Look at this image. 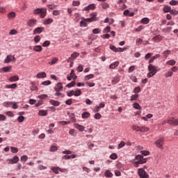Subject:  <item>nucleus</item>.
Returning a JSON list of instances; mask_svg holds the SVG:
<instances>
[{
  "label": "nucleus",
  "mask_w": 178,
  "mask_h": 178,
  "mask_svg": "<svg viewBox=\"0 0 178 178\" xmlns=\"http://www.w3.org/2000/svg\"><path fill=\"white\" fill-rule=\"evenodd\" d=\"M149 73H147L148 79H151V77H154L156 73H158V70L156 67L154 66L152 64L149 65L148 66Z\"/></svg>",
  "instance_id": "f257e3e1"
},
{
  "label": "nucleus",
  "mask_w": 178,
  "mask_h": 178,
  "mask_svg": "<svg viewBox=\"0 0 178 178\" xmlns=\"http://www.w3.org/2000/svg\"><path fill=\"white\" fill-rule=\"evenodd\" d=\"M33 15H40V17L44 19L47 16V9L45 8H37L33 10Z\"/></svg>",
  "instance_id": "f03ea898"
},
{
  "label": "nucleus",
  "mask_w": 178,
  "mask_h": 178,
  "mask_svg": "<svg viewBox=\"0 0 178 178\" xmlns=\"http://www.w3.org/2000/svg\"><path fill=\"white\" fill-rule=\"evenodd\" d=\"M166 123L171 126H178V119L171 118L167 121H164L162 124H166Z\"/></svg>",
  "instance_id": "7ed1b4c3"
},
{
  "label": "nucleus",
  "mask_w": 178,
  "mask_h": 178,
  "mask_svg": "<svg viewBox=\"0 0 178 178\" xmlns=\"http://www.w3.org/2000/svg\"><path fill=\"white\" fill-rule=\"evenodd\" d=\"M51 170L55 173V175H59V172H60L61 173H65L67 172V169L60 168L59 167H53L51 168Z\"/></svg>",
  "instance_id": "20e7f679"
},
{
  "label": "nucleus",
  "mask_w": 178,
  "mask_h": 178,
  "mask_svg": "<svg viewBox=\"0 0 178 178\" xmlns=\"http://www.w3.org/2000/svg\"><path fill=\"white\" fill-rule=\"evenodd\" d=\"M138 175L140 178H148L149 177V175L147 174L144 168H139L138 170Z\"/></svg>",
  "instance_id": "39448f33"
},
{
  "label": "nucleus",
  "mask_w": 178,
  "mask_h": 178,
  "mask_svg": "<svg viewBox=\"0 0 178 178\" xmlns=\"http://www.w3.org/2000/svg\"><path fill=\"white\" fill-rule=\"evenodd\" d=\"M165 139L163 138H161L160 139L157 140L155 142V144L158 148H160V149H163V143H164Z\"/></svg>",
  "instance_id": "423d86ee"
},
{
  "label": "nucleus",
  "mask_w": 178,
  "mask_h": 178,
  "mask_svg": "<svg viewBox=\"0 0 178 178\" xmlns=\"http://www.w3.org/2000/svg\"><path fill=\"white\" fill-rule=\"evenodd\" d=\"M6 161L10 165H13V163H17V162L19 161V156H15L13 159H8Z\"/></svg>",
  "instance_id": "0eeeda50"
},
{
  "label": "nucleus",
  "mask_w": 178,
  "mask_h": 178,
  "mask_svg": "<svg viewBox=\"0 0 178 178\" xmlns=\"http://www.w3.org/2000/svg\"><path fill=\"white\" fill-rule=\"evenodd\" d=\"M110 49H111V51H113L114 52H123L124 51L126 50V48H124V49L120 47L116 48V47L111 44Z\"/></svg>",
  "instance_id": "6e6552de"
},
{
  "label": "nucleus",
  "mask_w": 178,
  "mask_h": 178,
  "mask_svg": "<svg viewBox=\"0 0 178 178\" xmlns=\"http://www.w3.org/2000/svg\"><path fill=\"white\" fill-rule=\"evenodd\" d=\"M27 24L29 27H34L37 24V19H31L28 21Z\"/></svg>",
  "instance_id": "1a4fd4ad"
},
{
  "label": "nucleus",
  "mask_w": 178,
  "mask_h": 178,
  "mask_svg": "<svg viewBox=\"0 0 178 178\" xmlns=\"http://www.w3.org/2000/svg\"><path fill=\"white\" fill-rule=\"evenodd\" d=\"M91 16H92V17L87 18L85 19V21L89 22L90 23H91V22H95V20H97V14L92 13V14H91Z\"/></svg>",
  "instance_id": "9d476101"
},
{
  "label": "nucleus",
  "mask_w": 178,
  "mask_h": 178,
  "mask_svg": "<svg viewBox=\"0 0 178 178\" xmlns=\"http://www.w3.org/2000/svg\"><path fill=\"white\" fill-rule=\"evenodd\" d=\"M95 9V4L92 3L85 7L83 10L88 11V10H94Z\"/></svg>",
  "instance_id": "9b49d317"
},
{
  "label": "nucleus",
  "mask_w": 178,
  "mask_h": 178,
  "mask_svg": "<svg viewBox=\"0 0 178 178\" xmlns=\"http://www.w3.org/2000/svg\"><path fill=\"white\" fill-rule=\"evenodd\" d=\"M44 31V27H38L34 29L33 34H41Z\"/></svg>",
  "instance_id": "f8f14e48"
},
{
  "label": "nucleus",
  "mask_w": 178,
  "mask_h": 178,
  "mask_svg": "<svg viewBox=\"0 0 178 178\" xmlns=\"http://www.w3.org/2000/svg\"><path fill=\"white\" fill-rule=\"evenodd\" d=\"M63 89V85L62 84V83H58L56 86L54 87L55 91H62Z\"/></svg>",
  "instance_id": "ddd939ff"
},
{
  "label": "nucleus",
  "mask_w": 178,
  "mask_h": 178,
  "mask_svg": "<svg viewBox=\"0 0 178 178\" xmlns=\"http://www.w3.org/2000/svg\"><path fill=\"white\" fill-rule=\"evenodd\" d=\"M7 17L10 19V20H13V19H15V17H16V13L15 12H10L8 14Z\"/></svg>",
  "instance_id": "4468645a"
},
{
  "label": "nucleus",
  "mask_w": 178,
  "mask_h": 178,
  "mask_svg": "<svg viewBox=\"0 0 178 178\" xmlns=\"http://www.w3.org/2000/svg\"><path fill=\"white\" fill-rule=\"evenodd\" d=\"M11 70H12V66L4 67L2 69H0V73L1 72H4L5 73H8V72H10Z\"/></svg>",
  "instance_id": "2eb2a0df"
},
{
  "label": "nucleus",
  "mask_w": 178,
  "mask_h": 178,
  "mask_svg": "<svg viewBox=\"0 0 178 178\" xmlns=\"http://www.w3.org/2000/svg\"><path fill=\"white\" fill-rule=\"evenodd\" d=\"M37 79H45L47 77V73L45 72H40L36 75Z\"/></svg>",
  "instance_id": "dca6fc26"
},
{
  "label": "nucleus",
  "mask_w": 178,
  "mask_h": 178,
  "mask_svg": "<svg viewBox=\"0 0 178 178\" xmlns=\"http://www.w3.org/2000/svg\"><path fill=\"white\" fill-rule=\"evenodd\" d=\"M49 102L54 106H59V105H60V102H59L58 101H56V100L50 99Z\"/></svg>",
  "instance_id": "f3484780"
},
{
  "label": "nucleus",
  "mask_w": 178,
  "mask_h": 178,
  "mask_svg": "<svg viewBox=\"0 0 178 178\" xmlns=\"http://www.w3.org/2000/svg\"><path fill=\"white\" fill-rule=\"evenodd\" d=\"M119 61H115L109 65V69H116L119 66Z\"/></svg>",
  "instance_id": "a211bd4d"
},
{
  "label": "nucleus",
  "mask_w": 178,
  "mask_h": 178,
  "mask_svg": "<svg viewBox=\"0 0 178 178\" xmlns=\"http://www.w3.org/2000/svg\"><path fill=\"white\" fill-rule=\"evenodd\" d=\"M33 51H35V52H41V51H42V47H41L40 45L34 46Z\"/></svg>",
  "instance_id": "6ab92c4d"
},
{
  "label": "nucleus",
  "mask_w": 178,
  "mask_h": 178,
  "mask_svg": "<svg viewBox=\"0 0 178 178\" xmlns=\"http://www.w3.org/2000/svg\"><path fill=\"white\" fill-rule=\"evenodd\" d=\"M75 129H77L80 131H84V127L79 124H74Z\"/></svg>",
  "instance_id": "aec40b11"
},
{
  "label": "nucleus",
  "mask_w": 178,
  "mask_h": 178,
  "mask_svg": "<svg viewBox=\"0 0 178 178\" xmlns=\"http://www.w3.org/2000/svg\"><path fill=\"white\" fill-rule=\"evenodd\" d=\"M163 40V38L161 36V35H156L152 38V41H162Z\"/></svg>",
  "instance_id": "412c9836"
},
{
  "label": "nucleus",
  "mask_w": 178,
  "mask_h": 178,
  "mask_svg": "<svg viewBox=\"0 0 178 178\" xmlns=\"http://www.w3.org/2000/svg\"><path fill=\"white\" fill-rule=\"evenodd\" d=\"M104 176H106V177H113V174L111 172V170H107L104 173Z\"/></svg>",
  "instance_id": "4be33fe9"
},
{
  "label": "nucleus",
  "mask_w": 178,
  "mask_h": 178,
  "mask_svg": "<svg viewBox=\"0 0 178 178\" xmlns=\"http://www.w3.org/2000/svg\"><path fill=\"white\" fill-rule=\"evenodd\" d=\"M161 55L159 54H156L155 56H152L149 60V63H152L155 59H158V58H160Z\"/></svg>",
  "instance_id": "5701e85b"
},
{
  "label": "nucleus",
  "mask_w": 178,
  "mask_h": 178,
  "mask_svg": "<svg viewBox=\"0 0 178 178\" xmlns=\"http://www.w3.org/2000/svg\"><path fill=\"white\" fill-rule=\"evenodd\" d=\"M133 106H134V109H138V111H141L143 109V107H141V106H140V104L137 102H135L133 104Z\"/></svg>",
  "instance_id": "b1692460"
},
{
  "label": "nucleus",
  "mask_w": 178,
  "mask_h": 178,
  "mask_svg": "<svg viewBox=\"0 0 178 178\" xmlns=\"http://www.w3.org/2000/svg\"><path fill=\"white\" fill-rule=\"evenodd\" d=\"M10 62H12V55H8L4 60V63H10Z\"/></svg>",
  "instance_id": "393cba45"
},
{
  "label": "nucleus",
  "mask_w": 178,
  "mask_h": 178,
  "mask_svg": "<svg viewBox=\"0 0 178 178\" xmlns=\"http://www.w3.org/2000/svg\"><path fill=\"white\" fill-rule=\"evenodd\" d=\"M118 81H120V76H119V75L113 78V79L112 80L113 84H118Z\"/></svg>",
  "instance_id": "a878e982"
},
{
  "label": "nucleus",
  "mask_w": 178,
  "mask_h": 178,
  "mask_svg": "<svg viewBox=\"0 0 178 178\" xmlns=\"http://www.w3.org/2000/svg\"><path fill=\"white\" fill-rule=\"evenodd\" d=\"M38 115H40V116H47V115H48V111L44 110H40L38 112Z\"/></svg>",
  "instance_id": "bb28decb"
},
{
  "label": "nucleus",
  "mask_w": 178,
  "mask_h": 178,
  "mask_svg": "<svg viewBox=\"0 0 178 178\" xmlns=\"http://www.w3.org/2000/svg\"><path fill=\"white\" fill-rule=\"evenodd\" d=\"M172 8H170V6H165L163 10L165 13H169V12H170Z\"/></svg>",
  "instance_id": "cd10ccee"
},
{
  "label": "nucleus",
  "mask_w": 178,
  "mask_h": 178,
  "mask_svg": "<svg viewBox=\"0 0 178 178\" xmlns=\"http://www.w3.org/2000/svg\"><path fill=\"white\" fill-rule=\"evenodd\" d=\"M139 97H140V95H138V94L132 95L131 96L130 101H137V99H138Z\"/></svg>",
  "instance_id": "c85d7f7f"
},
{
  "label": "nucleus",
  "mask_w": 178,
  "mask_h": 178,
  "mask_svg": "<svg viewBox=\"0 0 178 178\" xmlns=\"http://www.w3.org/2000/svg\"><path fill=\"white\" fill-rule=\"evenodd\" d=\"M140 133H147V131H149V128L147 127H140Z\"/></svg>",
  "instance_id": "c756f323"
},
{
  "label": "nucleus",
  "mask_w": 178,
  "mask_h": 178,
  "mask_svg": "<svg viewBox=\"0 0 178 178\" xmlns=\"http://www.w3.org/2000/svg\"><path fill=\"white\" fill-rule=\"evenodd\" d=\"M9 81H11V82L19 81V76H11L9 79Z\"/></svg>",
  "instance_id": "7c9ffc66"
},
{
  "label": "nucleus",
  "mask_w": 178,
  "mask_h": 178,
  "mask_svg": "<svg viewBox=\"0 0 178 178\" xmlns=\"http://www.w3.org/2000/svg\"><path fill=\"white\" fill-rule=\"evenodd\" d=\"M166 65H169L170 66H175V65H176V60H170L166 62Z\"/></svg>",
  "instance_id": "2f4dec72"
},
{
  "label": "nucleus",
  "mask_w": 178,
  "mask_h": 178,
  "mask_svg": "<svg viewBox=\"0 0 178 178\" xmlns=\"http://www.w3.org/2000/svg\"><path fill=\"white\" fill-rule=\"evenodd\" d=\"M44 24H51V23H54V19L52 18H49L44 21Z\"/></svg>",
  "instance_id": "473e14b6"
},
{
  "label": "nucleus",
  "mask_w": 178,
  "mask_h": 178,
  "mask_svg": "<svg viewBox=\"0 0 178 178\" xmlns=\"http://www.w3.org/2000/svg\"><path fill=\"white\" fill-rule=\"evenodd\" d=\"M165 77H166V79L169 78V77H172L173 76V72L172 71H168V72H166L165 74Z\"/></svg>",
  "instance_id": "72a5a7b5"
},
{
  "label": "nucleus",
  "mask_w": 178,
  "mask_h": 178,
  "mask_svg": "<svg viewBox=\"0 0 178 178\" xmlns=\"http://www.w3.org/2000/svg\"><path fill=\"white\" fill-rule=\"evenodd\" d=\"M141 23H143V24H148L149 23V19L147 17L143 18L141 19Z\"/></svg>",
  "instance_id": "f704fd0d"
},
{
  "label": "nucleus",
  "mask_w": 178,
  "mask_h": 178,
  "mask_svg": "<svg viewBox=\"0 0 178 178\" xmlns=\"http://www.w3.org/2000/svg\"><path fill=\"white\" fill-rule=\"evenodd\" d=\"M90 114L88 112H84L82 114L83 119H87L88 118H90Z\"/></svg>",
  "instance_id": "c9c22d12"
},
{
  "label": "nucleus",
  "mask_w": 178,
  "mask_h": 178,
  "mask_svg": "<svg viewBox=\"0 0 178 178\" xmlns=\"http://www.w3.org/2000/svg\"><path fill=\"white\" fill-rule=\"evenodd\" d=\"M6 88H17V84L13 83L12 85H6Z\"/></svg>",
  "instance_id": "e433bc0d"
},
{
  "label": "nucleus",
  "mask_w": 178,
  "mask_h": 178,
  "mask_svg": "<svg viewBox=\"0 0 178 178\" xmlns=\"http://www.w3.org/2000/svg\"><path fill=\"white\" fill-rule=\"evenodd\" d=\"M70 76L73 80H76L77 79V76L74 74V71L73 70H71Z\"/></svg>",
  "instance_id": "4c0bfd02"
},
{
  "label": "nucleus",
  "mask_w": 178,
  "mask_h": 178,
  "mask_svg": "<svg viewBox=\"0 0 178 178\" xmlns=\"http://www.w3.org/2000/svg\"><path fill=\"white\" fill-rule=\"evenodd\" d=\"M133 92H134L135 94H138V92H141V88H140V86L135 88Z\"/></svg>",
  "instance_id": "58836bf2"
},
{
  "label": "nucleus",
  "mask_w": 178,
  "mask_h": 178,
  "mask_svg": "<svg viewBox=\"0 0 178 178\" xmlns=\"http://www.w3.org/2000/svg\"><path fill=\"white\" fill-rule=\"evenodd\" d=\"M74 97H80V95H81V90H80L79 89L76 91L74 90Z\"/></svg>",
  "instance_id": "ea45409f"
},
{
  "label": "nucleus",
  "mask_w": 178,
  "mask_h": 178,
  "mask_svg": "<svg viewBox=\"0 0 178 178\" xmlns=\"http://www.w3.org/2000/svg\"><path fill=\"white\" fill-rule=\"evenodd\" d=\"M141 127L138 126V125H133L132 126V129L135 130V131H140Z\"/></svg>",
  "instance_id": "a19ab883"
},
{
  "label": "nucleus",
  "mask_w": 178,
  "mask_h": 178,
  "mask_svg": "<svg viewBox=\"0 0 178 178\" xmlns=\"http://www.w3.org/2000/svg\"><path fill=\"white\" fill-rule=\"evenodd\" d=\"M94 78V74H89V75H87V76H85V80L86 81H88V80H90V79H93Z\"/></svg>",
  "instance_id": "79ce46f5"
},
{
  "label": "nucleus",
  "mask_w": 178,
  "mask_h": 178,
  "mask_svg": "<svg viewBox=\"0 0 178 178\" xmlns=\"http://www.w3.org/2000/svg\"><path fill=\"white\" fill-rule=\"evenodd\" d=\"M54 95L56 97H60L61 98H63V97H65V95L59 91H56Z\"/></svg>",
  "instance_id": "37998d69"
},
{
  "label": "nucleus",
  "mask_w": 178,
  "mask_h": 178,
  "mask_svg": "<svg viewBox=\"0 0 178 178\" xmlns=\"http://www.w3.org/2000/svg\"><path fill=\"white\" fill-rule=\"evenodd\" d=\"M34 42L36 43V44H38V42L39 41H41V37L40 35H36L34 39H33Z\"/></svg>",
  "instance_id": "c03bdc74"
},
{
  "label": "nucleus",
  "mask_w": 178,
  "mask_h": 178,
  "mask_svg": "<svg viewBox=\"0 0 178 178\" xmlns=\"http://www.w3.org/2000/svg\"><path fill=\"white\" fill-rule=\"evenodd\" d=\"M74 86H76V82L72 81L71 83L67 84L66 87H67V88H71V87H74Z\"/></svg>",
  "instance_id": "a18cd8bd"
},
{
  "label": "nucleus",
  "mask_w": 178,
  "mask_h": 178,
  "mask_svg": "<svg viewBox=\"0 0 178 178\" xmlns=\"http://www.w3.org/2000/svg\"><path fill=\"white\" fill-rule=\"evenodd\" d=\"M80 55V54L77 53V52H74L72 55H71V58H72V59H76V58H78V56Z\"/></svg>",
  "instance_id": "49530a36"
},
{
  "label": "nucleus",
  "mask_w": 178,
  "mask_h": 178,
  "mask_svg": "<svg viewBox=\"0 0 178 178\" xmlns=\"http://www.w3.org/2000/svg\"><path fill=\"white\" fill-rule=\"evenodd\" d=\"M49 45H51V42L49 40H46L42 44V47H49Z\"/></svg>",
  "instance_id": "de8ad7c7"
},
{
  "label": "nucleus",
  "mask_w": 178,
  "mask_h": 178,
  "mask_svg": "<svg viewBox=\"0 0 178 178\" xmlns=\"http://www.w3.org/2000/svg\"><path fill=\"white\" fill-rule=\"evenodd\" d=\"M11 152H13V154H17V152H19V149L17 147H11Z\"/></svg>",
  "instance_id": "09e8293b"
},
{
  "label": "nucleus",
  "mask_w": 178,
  "mask_h": 178,
  "mask_svg": "<svg viewBox=\"0 0 178 178\" xmlns=\"http://www.w3.org/2000/svg\"><path fill=\"white\" fill-rule=\"evenodd\" d=\"M59 124L63 126H66V124H70V121H60Z\"/></svg>",
  "instance_id": "8fccbe9b"
},
{
  "label": "nucleus",
  "mask_w": 178,
  "mask_h": 178,
  "mask_svg": "<svg viewBox=\"0 0 178 178\" xmlns=\"http://www.w3.org/2000/svg\"><path fill=\"white\" fill-rule=\"evenodd\" d=\"M17 120L19 123H23L24 122V116L20 115L18 117Z\"/></svg>",
  "instance_id": "3c124183"
},
{
  "label": "nucleus",
  "mask_w": 178,
  "mask_h": 178,
  "mask_svg": "<svg viewBox=\"0 0 178 178\" xmlns=\"http://www.w3.org/2000/svg\"><path fill=\"white\" fill-rule=\"evenodd\" d=\"M102 6L103 9H108V8H109V3L105 2L102 3Z\"/></svg>",
  "instance_id": "603ef678"
},
{
  "label": "nucleus",
  "mask_w": 178,
  "mask_h": 178,
  "mask_svg": "<svg viewBox=\"0 0 178 178\" xmlns=\"http://www.w3.org/2000/svg\"><path fill=\"white\" fill-rule=\"evenodd\" d=\"M58 58H54L51 60V62L49 63V65H55V63H56V62H58Z\"/></svg>",
  "instance_id": "864d4df0"
},
{
  "label": "nucleus",
  "mask_w": 178,
  "mask_h": 178,
  "mask_svg": "<svg viewBox=\"0 0 178 178\" xmlns=\"http://www.w3.org/2000/svg\"><path fill=\"white\" fill-rule=\"evenodd\" d=\"M170 50H166L163 51V55L165 56V58H168V55H170Z\"/></svg>",
  "instance_id": "5fc2aeb1"
},
{
  "label": "nucleus",
  "mask_w": 178,
  "mask_h": 178,
  "mask_svg": "<svg viewBox=\"0 0 178 178\" xmlns=\"http://www.w3.org/2000/svg\"><path fill=\"white\" fill-rule=\"evenodd\" d=\"M124 145H126V143H124V141H121L120 143H119L118 149H120V148H123V147H124Z\"/></svg>",
  "instance_id": "6e6d98bb"
},
{
  "label": "nucleus",
  "mask_w": 178,
  "mask_h": 178,
  "mask_svg": "<svg viewBox=\"0 0 178 178\" xmlns=\"http://www.w3.org/2000/svg\"><path fill=\"white\" fill-rule=\"evenodd\" d=\"M27 159H29V156H27V155H24V156H21L22 162H26L27 161Z\"/></svg>",
  "instance_id": "4d7b16f0"
},
{
  "label": "nucleus",
  "mask_w": 178,
  "mask_h": 178,
  "mask_svg": "<svg viewBox=\"0 0 178 178\" xmlns=\"http://www.w3.org/2000/svg\"><path fill=\"white\" fill-rule=\"evenodd\" d=\"M137 163L139 165H143V163H147V159H143V160H139L137 161Z\"/></svg>",
  "instance_id": "13d9d810"
},
{
  "label": "nucleus",
  "mask_w": 178,
  "mask_h": 178,
  "mask_svg": "<svg viewBox=\"0 0 178 178\" xmlns=\"http://www.w3.org/2000/svg\"><path fill=\"white\" fill-rule=\"evenodd\" d=\"M50 151L51 152H55V151H58V147L53 145L50 147Z\"/></svg>",
  "instance_id": "bf43d9fd"
},
{
  "label": "nucleus",
  "mask_w": 178,
  "mask_h": 178,
  "mask_svg": "<svg viewBox=\"0 0 178 178\" xmlns=\"http://www.w3.org/2000/svg\"><path fill=\"white\" fill-rule=\"evenodd\" d=\"M111 159H118V154H116V153H113L111 156H110Z\"/></svg>",
  "instance_id": "052dcab7"
},
{
  "label": "nucleus",
  "mask_w": 178,
  "mask_h": 178,
  "mask_svg": "<svg viewBox=\"0 0 178 178\" xmlns=\"http://www.w3.org/2000/svg\"><path fill=\"white\" fill-rule=\"evenodd\" d=\"M170 5H172V6L178 5V1L176 0H172L170 1Z\"/></svg>",
  "instance_id": "680f3d73"
},
{
  "label": "nucleus",
  "mask_w": 178,
  "mask_h": 178,
  "mask_svg": "<svg viewBox=\"0 0 178 178\" xmlns=\"http://www.w3.org/2000/svg\"><path fill=\"white\" fill-rule=\"evenodd\" d=\"M136 45H141L143 44V39L141 38H138L136 41Z\"/></svg>",
  "instance_id": "e2e57ef3"
},
{
  "label": "nucleus",
  "mask_w": 178,
  "mask_h": 178,
  "mask_svg": "<svg viewBox=\"0 0 178 178\" xmlns=\"http://www.w3.org/2000/svg\"><path fill=\"white\" fill-rule=\"evenodd\" d=\"M140 152H141L142 155H144L145 156L149 155V152L147 151V150H143Z\"/></svg>",
  "instance_id": "0e129e2a"
},
{
  "label": "nucleus",
  "mask_w": 178,
  "mask_h": 178,
  "mask_svg": "<svg viewBox=\"0 0 178 178\" xmlns=\"http://www.w3.org/2000/svg\"><path fill=\"white\" fill-rule=\"evenodd\" d=\"M12 104H13V102H5L3 103V106H6V108H8V106L12 105Z\"/></svg>",
  "instance_id": "69168bd1"
},
{
  "label": "nucleus",
  "mask_w": 178,
  "mask_h": 178,
  "mask_svg": "<svg viewBox=\"0 0 178 178\" xmlns=\"http://www.w3.org/2000/svg\"><path fill=\"white\" fill-rule=\"evenodd\" d=\"M93 34H99L101 33V29H95L92 30Z\"/></svg>",
  "instance_id": "338daca9"
},
{
  "label": "nucleus",
  "mask_w": 178,
  "mask_h": 178,
  "mask_svg": "<svg viewBox=\"0 0 178 178\" xmlns=\"http://www.w3.org/2000/svg\"><path fill=\"white\" fill-rule=\"evenodd\" d=\"M51 84V81H44L42 82V86H49Z\"/></svg>",
  "instance_id": "774afa93"
}]
</instances>
